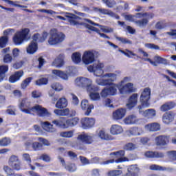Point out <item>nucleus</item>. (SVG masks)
Segmentation results:
<instances>
[{
	"mask_svg": "<svg viewBox=\"0 0 176 176\" xmlns=\"http://www.w3.org/2000/svg\"><path fill=\"white\" fill-rule=\"evenodd\" d=\"M23 65H24V61L23 60H18L16 61V63H14L12 65V67L14 68V69H20V68H21V67H23Z\"/></svg>",
	"mask_w": 176,
	"mask_h": 176,
	"instance_id": "603ef678",
	"label": "nucleus"
},
{
	"mask_svg": "<svg viewBox=\"0 0 176 176\" xmlns=\"http://www.w3.org/2000/svg\"><path fill=\"white\" fill-rule=\"evenodd\" d=\"M168 155L169 157L173 159V160H176V151H170L167 152Z\"/></svg>",
	"mask_w": 176,
	"mask_h": 176,
	"instance_id": "774afa93",
	"label": "nucleus"
},
{
	"mask_svg": "<svg viewBox=\"0 0 176 176\" xmlns=\"http://www.w3.org/2000/svg\"><path fill=\"white\" fill-rule=\"evenodd\" d=\"M122 174H123L122 170H113L107 173V176H120L122 175Z\"/></svg>",
	"mask_w": 176,
	"mask_h": 176,
	"instance_id": "c03bdc74",
	"label": "nucleus"
},
{
	"mask_svg": "<svg viewBox=\"0 0 176 176\" xmlns=\"http://www.w3.org/2000/svg\"><path fill=\"white\" fill-rule=\"evenodd\" d=\"M144 133L142 129L138 127H133L126 131V134L129 137H131V135H141Z\"/></svg>",
	"mask_w": 176,
	"mask_h": 176,
	"instance_id": "cd10ccee",
	"label": "nucleus"
},
{
	"mask_svg": "<svg viewBox=\"0 0 176 176\" xmlns=\"http://www.w3.org/2000/svg\"><path fill=\"white\" fill-rule=\"evenodd\" d=\"M68 107V100L65 98H60L56 102L55 104V107L57 109H64V108H67Z\"/></svg>",
	"mask_w": 176,
	"mask_h": 176,
	"instance_id": "a878e982",
	"label": "nucleus"
},
{
	"mask_svg": "<svg viewBox=\"0 0 176 176\" xmlns=\"http://www.w3.org/2000/svg\"><path fill=\"white\" fill-rule=\"evenodd\" d=\"M127 111L126 109L120 108L113 112V120H122L124 116H126V113Z\"/></svg>",
	"mask_w": 176,
	"mask_h": 176,
	"instance_id": "4468645a",
	"label": "nucleus"
},
{
	"mask_svg": "<svg viewBox=\"0 0 176 176\" xmlns=\"http://www.w3.org/2000/svg\"><path fill=\"white\" fill-rule=\"evenodd\" d=\"M14 34V29H7L3 32V36L5 38H9V36H12V34Z\"/></svg>",
	"mask_w": 176,
	"mask_h": 176,
	"instance_id": "5fc2aeb1",
	"label": "nucleus"
},
{
	"mask_svg": "<svg viewBox=\"0 0 176 176\" xmlns=\"http://www.w3.org/2000/svg\"><path fill=\"white\" fill-rule=\"evenodd\" d=\"M77 140L81 141V142H85V144H91L93 142V136L84 133L79 135L77 137Z\"/></svg>",
	"mask_w": 176,
	"mask_h": 176,
	"instance_id": "4be33fe9",
	"label": "nucleus"
},
{
	"mask_svg": "<svg viewBox=\"0 0 176 176\" xmlns=\"http://www.w3.org/2000/svg\"><path fill=\"white\" fill-rule=\"evenodd\" d=\"M109 96H111V94L109 93V89H108V87H104L103 89H102L100 92V96L102 98H107Z\"/></svg>",
	"mask_w": 176,
	"mask_h": 176,
	"instance_id": "8fccbe9b",
	"label": "nucleus"
},
{
	"mask_svg": "<svg viewBox=\"0 0 176 176\" xmlns=\"http://www.w3.org/2000/svg\"><path fill=\"white\" fill-rule=\"evenodd\" d=\"M42 96V93L39 92V91L34 90L32 92V98H41Z\"/></svg>",
	"mask_w": 176,
	"mask_h": 176,
	"instance_id": "338daca9",
	"label": "nucleus"
},
{
	"mask_svg": "<svg viewBox=\"0 0 176 176\" xmlns=\"http://www.w3.org/2000/svg\"><path fill=\"white\" fill-rule=\"evenodd\" d=\"M60 137H63V138H72L74 137V131H64L60 133Z\"/></svg>",
	"mask_w": 176,
	"mask_h": 176,
	"instance_id": "a18cd8bd",
	"label": "nucleus"
},
{
	"mask_svg": "<svg viewBox=\"0 0 176 176\" xmlns=\"http://www.w3.org/2000/svg\"><path fill=\"white\" fill-rule=\"evenodd\" d=\"M65 16L68 19V21L71 25H79V24H82V18L78 15L67 12Z\"/></svg>",
	"mask_w": 176,
	"mask_h": 176,
	"instance_id": "f8f14e48",
	"label": "nucleus"
},
{
	"mask_svg": "<svg viewBox=\"0 0 176 176\" xmlns=\"http://www.w3.org/2000/svg\"><path fill=\"white\" fill-rule=\"evenodd\" d=\"M34 112L41 118H50V116H52V113L49 112L46 108L39 104H35L34 106L32 107L31 113Z\"/></svg>",
	"mask_w": 176,
	"mask_h": 176,
	"instance_id": "0eeeda50",
	"label": "nucleus"
},
{
	"mask_svg": "<svg viewBox=\"0 0 176 176\" xmlns=\"http://www.w3.org/2000/svg\"><path fill=\"white\" fill-rule=\"evenodd\" d=\"M9 164L14 168V170H19L21 168V164L19 157L16 155H12L9 159Z\"/></svg>",
	"mask_w": 176,
	"mask_h": 176,
	"instance_id": "ddd939ff",
	"label": "nucleus"
},
{
	"mask_svg": "<svg viewBox=\"0 0 176 176\" xmlns=\"http://www.w3.org/2000/svg\"><path fill=\"white\" fill-rule=\"evenodd\" d=\"M135 18H137V15H125L124 19L128 21H132V23H135Z\"/></svg>",
	"mask_w": 176,
	"mask_h": 176,
	"instance_id": "680f3d73",
	"label": "nucleus"
},
{
	"mask_svg": "<svg viewBox=\"0 0 176 176\" xmlns=\"http://www.w3.org/2000/svg\"><path fill=\"white\" fill-rule=\"evenodd\" d=\"M151 89L149 87H146L142 91L140 95V102H142V106L144 108H148L151 104H149V98H151Z\"/></svg>",
	"mask_w": 176,
	"mask_h": 176,
	"instance_id": "6e6552de",
	"label": "nucleus"
},
{
	"mask_svg": "<svg viewBox=\"0 0 176 176\" xmlns=\"http://www.w3.org/2000/svg\"><path fill=\"white\" fill-rule=\"evenodd\" d=\"M144 156L148 158H153V157L160 158V157H164V153L162 152H157V151H155V152L146 151L144 153Z\"/></svg>",
	"mask_w": 176,
	"mask_h": 176,
	"instance_id": "7c9ffc66",
	"label": "nucleus"
},
{
	"mask_svg": "<svg viewBox=\"0 0 176 176\" xmlns=\"http://www.w3.org/2000/svg\"><path fill=\"white\" fill-rule=\"evenodd\" d=\"M23 75H24V72H23V70L16 72L13 75L10 77V82L16 83V82L20 80V78H22Z\"/></svg>",
	"mask_w": 176,
	"mask_h": 176,
	"instance_id": "b1692460",
	"label": "nucleus"
},
{
	"mask_svg": "<svg viewBox=\"0 0 176 176\" xmlns=\"http://www.w3.org/2000/svg\"><path fill=\"white\" fill-rule=\"evenodd\" d=\"M80 123L82 129L87 130L91 129V127H94V124H96V119L86 117L81 119Z\"/></svg>",
	"mask_w": 176,
	"mask_h": 176,
	"instance_id": "9b49d317",
	"label": "nucleus"
},
{
	"mask_svg": "<svg viewBox=\"0 0 176 176\" xmlns=\"http://www.w3.org/2000/svg\"><path fill=\"white\" fill-rule=\"evenodd\" d=\"M82 63L85 65H89V64H93L96 61V51L88 50L84 52L82 57Z\"/></svg>",
	"mask_w": 176,
	"mask_h": 176,
	"instance_id": "1a4fd4ad",
	"label": "nucleus"
},
{
	"mask_svg": "<svg viewBox=\"0 0 176 176\" xmlns=\"http://www.w3.org/2000/svg\"><path fill=\"white\" fill-rule=\"evenodd\" d=\"M143 18V19H142ZM136 19H142L135 21V25L138 27H146L151 19H153V14L151 13H137Z\"/></svg>",
	"mask_w": 176,
	"mask_h": 176,
	"instance_id": "423d86ee",
	"label": "nucleus"
},
{
	"mask_svg": "<svg viewBox=\"0 0 176 176\" xmlns=\"http://www.w3.org/2000/svg\"><path fill=\"white\" fill-rule=\"evenodd\" d=\"M98 137L100 138V140H103L104 141H109L112 140V136L111 135L107 133L104 130H100L98 133Z\"/></svg>",
	"mask_w": 176,
	"mask_h": 176,
	"instance_id": "e433bc0d",
	"label": "nucleus"
},
{
	"mask_svg": "<svg viewBox=\"0 0 176 176\" xmlns=\"http://www.w3.org/2000/svg\"><path fill=\"white\" fill-rule=\"evenodd\" d=\"M65 168L69 173H74L76 170V166L75 164H69L67 166L65 165Z\"/></svg>",
	"mask_w": 176,
	"mask_h": 176,
	"instance_id": "de8ad7c7",
	"label": "nucleus"
},
{
	"mask_svg": "<svg viewBox=\"0 0 176 176\" xmlns=\"http://www.w3.org/2000/svg\"><path fill=\"white\" fill-rule=\"evenodd\" d=\"M139 113H142L144 118H155L156 116V110L153 109H149L142 111L141 109L144 108L142 106H138Z\"/></svg>",
	"mask_w": 176,
	"mask_h": 176,
	"instance_id": "f3484780",
	"label": "nucleus"
},
{
	"mask_svg": "<svg viewBox=\"0 0 176 176\" xmlns=\"http://www.w3.org/2000/svg\"><path fill=\"white\" fill-rule=\"evenodd\" d=\"M170 141L168 136H158L155 138V142L157 145H167Z\"/></svg>",
	"mask_w": 176,
	"mask_h": 176,
	"instance_id": "2f4dec72",
	"label": "nucleus"
},
{
	"mask_svg": "<svg viewBox=\"0 0 176 176\" xmlns=\"http://www.w3.org/2000/svg\"><path fill=\"white\" fill-rule=\"evenodd\" d=\"M113 156L118 157L117 160L115 161L116 163H123V162H129V159L124 156V151H120L111 153Z\"/></svg>",
	"mask_w": 176,
	"mask_h": 176,
	"instance_id": "aec40b11",
	"label": "nucleus"
},
{
	"mask_svg": "<svg viewBox=\"0 0 176 176\" xmlns=\"http://www.w3.org/2000/svg\"><path fill=\"white\" fill-rule=\"evenodd\" d=\"M41 126L43 130L47 133H56V129L53 127V124H50L49 122H41Z\"/></svg>",
	"mask_w": 176,
	"mask_h": 176,
	"instance_id": "72a5a7b5",
	"label": "nucleus"
},
{
	"mask_svg": "<svg viewBox=\"0 0 176 176\" xmlns=\"http://www.w3.org/2000/svg\"><path fill=\"white\" fill-rule=\"evenodd\" d=\"M105 65L104 63L100 61H98L97 63H94L93 65H90L88 67V71L89 72H93L95 76L98 78H101L102 79H105V74L104 72V67Z\"/></svg>",
	"mask_w": 176,
	"mask_h": 176,
	"instance_id": "7ed1b4c3",
	"label": "nucleus"
},
{
	"mask_svg": "<svg viewBox=\"0 0 176 176\" xmlns=\"http://www.w3.org/2000/svg\"><path fill=\"white\" fill-rule=\"evenodd\" d=\"M12 60H13V58L9 54H6L3 56V63H5L6 64L10 63L12 61Z\"/></svg>",
	"mask_w": 176,
	"mask_h": 176,
	"instance_id": "bf43d9fd",
	"label": "nucleus"
},
{
	"mask_svg": "<svg viewBox=\"0 0 176 176\" xmlns=\"http://www.w3.org/2000/svg\"><path fill=\"white\" fill-rule=\"evenodd\" d=\"M54 113L56 116H69V109L66 108V109H55L54 111Z\"/></svg>",
	"mask_w": 176,
	"mask_h": 176,
	"instance_id": "4c0bfd02",
	"label": "nucleus"
},
{
	"mask_svg": "<svg viewBox=\"0 0 176 176\" xmlns=\"http://www.w3.org/2000/svg\"><path fill=\"white\" fill-rule=\"evenodd\" d=\"M122 71L116 70L114 73H106L104 74L105 78H97L95 80L96 85L98 86H109L107 87L110 96H116L118 93V89L120 94H130L133 91V87L134 85L131 82V77H124L118 83H113L118 80V76H120Z\"/></svg>",
	"mask_w": 176,
	"mask_h": 176,
	"instance_id": "f257e3e1",
	"label": "nucleus"
},
{
	"mask_svg": "<svg viewBox=\"0 0 176 176\" xmlns=\"http://www.w3.org/2000/svg\"><path fill=\"white\" fill-rule=\"evenodd\" d=\"M110 133L112 135H119L123 133V128L118 124H113L110 128Z\"/></svg>",
	"mask_w": 176,
	"mask_h": 176,
	"instance_id": "393cba45",
	"label": "nucleus"
},
{
	"mask_svg": "<svg viewBox=\"0 0 176 176\" xmlns=\"http://www.w3.org/2000/svg\"><path fill=\"white\" fill-rule=\"evenodd\" d=\"M175 116V115L173 112L169 111V112L165 113L163 115L162 120L165 123V124H170V123H171V122L174 120Z\"/></svg>",
	"mask_w": 176,
	"mask_h": 176,
	"instance_id": "5701e85b",
	"label": "nucleus"
},
{
	"mask_svg": "<svg viewBox=\"0 0 176 176\" xmlns=\"http://www.w3.org/2000/svg\"><path fill=\"white\" fill-rule=\"evenodd\" d=\"M136 140L137 141L139 140V142L142 145H146V144H148V142H149V138H137Z\"/></svg>",
	"mask_w": 176,
	"mask_h": 176,
	"instance_id": "69168bd1",
	"label": "nucleus"
},
{
	"mask_svg": "<svg viewBox=\"0 0 176 176\" xmlns=\"http://www.w3.org/2000/svg\"><path fill=\"white\" fill-rule=\"evenodd\" d=\"M41 39H42V36H41V34L37 33L34 34L32 42H35L36 43H38V42H41Z\"/></svg>",
	"mask_w": 176,
	"mask_h": 176,
	"instance_id": "0e129e2a",
	"label": "nucleus"
},
{
	"mask_svg": "<svg viewBox=\"0 0 176 176\" xmlns=\"http://www.w3.org/2000/svg\"><path fill=\"white\" fill-rule=\"evenodd\" d=\"M145 129L147 131H159L160 130V124L156 122L148 124L145 126Z\"/></svg>",
	"mask_w": 176,
	"mask_h": 176,
	"instance_id": "c9c22d12",
	"label": "nucleus"
},
{
	"mask_svg": "<svg viewBox=\"0 0 176 176\" xmlns=\"http://www.w3.org/2000/svg\"><path fill=\"white\" fill-rule=\"evenodd\" d=\"M8 43V37L1 36L0 38V47H5Z\"/></svg>",
	"mask_w": 176,
	"mask_h": 176,
	"instance_id": "052dcab7",
	"label": "nucleus"
},
{
	"mask_svg": "<svg viewBox=\"0 0 176 176\" xmlns=\"http://www.w3.org/2000/svg\"><path fill=\"white\" fill-rule=\"evenodd\" d=\"M98 91V88L97 87H94V89L92 91H88L89 93V98L91 101H100L101 100V95Z\"/></svg>",
	"mask_w": 176,
	"mask_h": 176,
	"instance_id": "a211bd4d",
	"label": "nucleus"
},
{
	"mask_svg": "<svg viewBox=\"0 0 176 176\" xmlns=\"http://www.w3.org/2000/svg\"><path fill=\"white\" fill-rule=\"evenodd\" d=\"M51 87L53 90H55V91H61V90H63V85L58 82L52 84Z\"/></svg>",
	"mask_w": 176,
	"mask_h": 176,
	"instance_id": "864d4df0",
	"label": "nucleus"
},
{
	"mask_svg": "<svg viewBox=\"0 0 176 176\" xmlns=\"http://www.w3.org/2000/svg\"><path fill=\"white\" fill-rule=\"evenodd\" d=\"M22 159H23V160H25V162H27L28 163V165L30 167L31 170H35V166H32V164H31V157L30 156V154L23 153L22 155Z\"/></svg>",
	"mask_w": 176,
	"mask_h": 176,
	"instance_id": "ea45409f",
	"label": "nucleus"
},
{
	"mask_svg": "<svg viewBox=\"0 0 176 176\" xmlns=\"http://www.w3.org/2000/svg\"><path fill=\"white\" fill-rule=\"evenodd\" d=\"M121 53L122 54H124V56H126V57H129V58H131V56H133L136 57L137 54H135L133 51L126 50L125 51H121Z\"/></svg>",
	"mask_w": 176,
	"mask_h": 176,
	"instance_id": "4d7b16f0",
	"label": "nucleus"
},
{
	"mask_svg": "<svg viewBox=\"0 0 176 176\" xmlns=\"http://www.w3.org/2000/svg\"><path fill=\"white\" fill-rule=\"evenodd\" d=\"M19 108L21 112L31 115L32 107H31V101H30V99L27 98H23L19 104Z\"/></svg>",
	"mask_w": 176,
	"mask_h": 176,
	"instance_id": "9d476101",
	"label": "nucleus"
},
{
	"mask_svg": "<svg viewBox=\"0 0 176 176\" xmlns=\"http://www.w3.org/2000/svg\"><path fill=\"white\" fill-rule=\"evenodd\" d=\"M174 107H175V103L173 102H168L161 105V107H160V110L161 111V112H167V111L173 109Z\"/></svg>",
	"mask_w": 176,
	"mask_h": 176,
	"instance_id": "f704fd0d",
	"label": "nucleus"
},
{
	"mask_svg": "<svg viewBox=\"0 0 176 176\" xmlns=\"http://www.w3.org/2000/svg\"><path fill=\"white\" fill-rule=\"evenodd\" d=\"M49 82V80L46 78H43L37 80L36 81V86H43V85H46Z\"/></svg>",
	"mask_w": 176,
	"mask_h": 176,
	"instance_id": "3c124183",
	"label": "nucleus"
},
{
	"mask_svg": "<svg viewBox=\"0 0 176 176\" xmlns=\"http://www.w3.org/2000/svg\"><path fill=\"white\" fill-rule=\"evenodd\" d=\"M31 80H32V78L29 77L26 78L22 83H21V88L25 89L30 83H31Z\"/></svg>",
	"mask_w": 176,
	"mask_h": 176,
	"instance_id": "13d9d810",
	"label": "nucleus"
},
{
	"mask_svg": "<svg viewBox=\"0 0 176 176\" xmlns=\"http://www.w3.org/2000/svg\"><path fill=\"white\" fill-rule=\"evenodd\" d=\"M116 39H117V41H119L120 42H121V43H124V44L127 43L128 45L133 44V42H131V41H130L126 38L119 37L118 36H116Z\"/></svg>",
	"mask_w": 176,
	"mask_h": 176,
	"instance_id": "09e8293b",
	"label": "nucleus"
},
{
	"mask_svg": "<svg viewBox=\"0 0 176 176\" xmlns=\"http://www.w3.org/2000/svg\"><path fill=\"white\" fill-rule=\"evenodd\" d=\"M52 74L55 78H60V79H63V80H68V74L61 70H52Z\"/></svg>",
	"mask_w": 176,
	"mask_h": 176,
	"instance_id": "bb28decb",
	"label": "nucleus"
},
{
	"mask_svg": "<svg viewBox=\"0 0 176 176\" xmlns=\"http://www.w3.org/2000/svg\"><path fill=\"white\" fill-rule=\"evenodd\" d=\"M74 83L78 87H85L87 91L94 90L95 85H93V80L87 78L78 77L75 80Z\"/></svg>",
	"mask_w": 176,
	"mask_h": 176,
	"instance_id": "39448f33",
	"label": "nucleus"
},
{
	"mask_svg": "<svg viewBox=\"0 0 176 176\" xmlns=\"http://www.w3.org/2000/svg\"><path fill=\"white\" fill-rule=\"evenodd\" d=\"M84 21H85L86 23H89V24H92V25H96V27H99V28L101 30L102 32H104L106 34H109L111 32H113V28H111L108 26H104V25H101L100 24L96 23L90 19H85Z\"/></svg>",
	"mask_w": 176,
	"mask_h": 176,
	"instance_id": "dca6fc26",
	"label": "nucleus"
},
{
	"mask_svg": "<svg viewBox=\"0 0 176 176\" xmlns=\"http://www.w3.org/2000/svg\"><path fill=\"white\" fill-rule=\"evenodd\" d=\"M149 168L150 170H153L154 171H164V170H166V168L156 164L150 166Z\"/></svg>",
	"mask_w": 176,
	"mask_h": 176,
	"instance_id": "49530a36",
	"label": "nucleus"
},
{
	"mask_svg": "<svg viewBox=\"0 0 176 176\" xmlns=\"http://www.w3.org/2000/svg\"><path fill=\"white\" fill-rule=\"evenodd\" d=\"M30 38V29L23 28L16 32L13 37V42L15 45H21L25 39Z\"/></svg>",
	"mask_w": 176,
	"mask_h": 176,
	"instance_id": "20e7f679",
	"label": "nucleus"
},
{
	"mask_svg": "<svg viewBox=\"0 0 176 176\" xmlns=\"http://www.w3.org/2000/svg\"><path fill=\"white\" fill-rule=\"evenodd\" d=\"M6 113L8 115H16V108L14 107L10 106L6 110Z\"/></svg>",
	"mask_w": 176,
	"mask_h": 176,
	"instance_id": "e2e57ef3",
	"label": "nucleus"
},
{
	"mask_svg": "<svg viewBox=\"0 0 176 176\" xmlns=\"http://www.w3.org/2000/svg\"><path fill=\"white\" fill-rule=\"evenodd\" d=\"M65 39V34L61 32L57 31L56 29H52L50 32V37L48 43L51 46H56L64 42Z\"/></svg>",
	"mask_w": 176,
	"mask_h": 176,
	"instance_id": "f03ea898",
	"label": "nucleus"
},
{
	"mask_svg": "<svg viewBox=\"0 0 176 176\" xmlns=\"http://www.w3.org/2000/svg\"><path fill=\"white\" fill-rule=\"evenodd\" d=\"M26 146H31L34 151H38L41 146H42V144H41L39 142H34L31 144V142H28L25 143Z\"/></svg>",
	"mask_w": 176,
	"mask_h": 176,
	"instance_id": "79ce46f5",
	"label": "nucleus"
},
{
	"mask_svg": "<svg viewBox=\"0 0 176 176\" xmlns=\"http://www.w3.org/2000/svg\"><path fill=\"white\" fill-rule=\"evenodd\" d=\"M53 67L61 68L64 65V55L60 54L52 63Z\"/></svg>",
	"mask_w": 176,
	"mask_h": 176,
	"instance_id": "c756f323",
	"label": "nucleus"
},
{
	"mask_svg": "<svg viewBox=\"0 0 176 176\" xmlns=\"http://www.w3.org/2000/svg\"><path fill=\"white\" fill-rule=\"evenodd\" d=\"M103 3H105L108 8H113L116 5V2L113 0H102Z\"/></svg>",
	"mask_w": 176,
	"mask_h": 176,
	"instance_id": "6e6d98bb",
	"label": "nucleus"
},
{
	"mask_svg": "<svg viewBox=\"0 0 176 176\" xmlns=\"http://www.w3.org/2000/svg\"><path fill=\"white\" fill-rule=\"evenodd\" d=\"M72 60L74 64H79L82 61V54L79 52H74L72 54Z\"/></svg>",
	"mask_w": 176,
	"mask_h": 176,
	"instance_id": "58836bf2",
	"label": "nucleus"
},
{
	"mask_svg": "<svg viewBox=\"0 0 176 176\" xmlns=\"http://www.w3.org/2000/svg\"><path fill=\"white\" fill-rule=\"evenodd\" d=\"M79 123V118L75 117L72 119H68L65 121V123L63 124L64 129H68V127H74Z\"/></svg>",
	"mask_w": 176,
	"mask_h": 176,
	"instance_id": "412c9836",
	"label": "nucleus"
},
{
	"mask_svg": "<svg viewBox=\"0 0 176 176\" xmlns=\"http://www.w3.org/2000/svg\"><path fill=\"white\" fill-rule=\"evenodd\" d=\"M12 140L9 138H3L0 140V146H8V145H10Z\"/></svg>",
	"mask_w": 176,
	"mask_h": 176,
	"instance_id": "37998d69",
	"label": "nucleus"
},
{
	"mask_svg": "<svg viewBox=\"0 0 176 176\" xmlns=\"http://www.w3.org/2000/svg\"><path fill=\"white\" fill-rule=\"evenodd\" d=\"M80 107L83 111H86L85 113L86 116H89L91 113V109H94V106L93 104H89V100L86 99L81 101Z\"/></svg>",
	"mask_w": 176,
	"mask_h": 176,
	"instance_id": "2eb2a0df",
	"label": "nucleus"
},
{
	"mask_svg": "<svg viewBox=\"0 0 176 176\" xmlns=\"http://www.w3.org/2000/svg\"><path fill=\"white\" fill-rule=\"evenodd\" d=\"M125 124H137L138 123V118L134 115L128 116L124 119Z\"/></svg>",
	"mask_w": 176,
	"mask_h": 176,
	"instance_id": "473e14b6",
	"label": "nucleus"
},
{
	"mask_svg": "<svg viewBox=\"0 0 176 176\" xmlns=\"http://www.w3.org/2000/svg\"><path fill=\"white\" fill-rule=\"evenodd\" d=\"M9 71V66L3 65L0 66V75L4 78L6 76V72Z\"/></svg>",
	"mask_w": 176,
	"mask_h": 176,
	"instance_id": "a19ab883",
	"label": "nucleus"
},
{
	"mask_svg": "<svg viewBox=\"0 0 176 176\" xmlns=\"http://www.w3.org/2000/svg\"><path fill=\"white\" fill-rule=\"evenodd\" d=\"M138 102V94H133L132 96H130L128 103L126 104L127 108L129 109H131V108H134L135 105H137Z\"/></svg>",
	"mask_w": 176,
	"mask_h": 176,
	"instance_id": "6ab92c4d",
	"label": "nucleus"
},
{
	"mask_svg": "<svg viewBox=\"0 0 176 176\" xmlns=\"http://www.w3.org/2000/svg\"><path fill=\"white\" fill-rule=\"evenodd\" d=\"M38 50V43L36 42H31L26 48V52L28 54H35Z\"/></svg>",
	"mask_w": 176,
	"mask_h": 176,
	"instance_id": "c85d7f7f",
	"label": "nucleus"
}]
</instances>
